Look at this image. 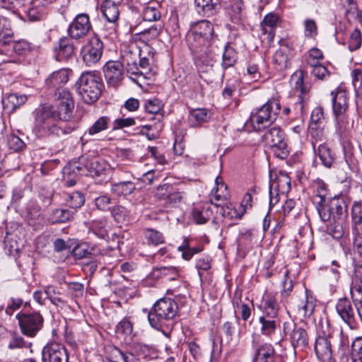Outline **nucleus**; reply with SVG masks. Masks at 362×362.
<instances>
[{"label":"nucleus","mask_w":362,"mask_h":362,"mask_svg":"<svg viewBox=\"0 0 362 362\" xmlns=\"http://www.w3.org/2000/svg\"><path fill=\"white\" fill-rule=\"evenodd\" d=\"M33 115H35L33 132L37 136L42 137L45 134V105H40L35 110Z\"/></svg>","instance_id":"obj_26"},{"label":"nucleus","mask_w":362,"mask_h":362,"mask_svg":"<svg viewBox=\"0 0 362 362\" xmlns=\"http://www.w3.org/2000/svg\"><path fill=\"white\" fill-rule=\"evenodd\" d=\"M110 119L107 116L100 117L88 129V133L90 135L97 134L108 129Z\"/></svg>","instance_id":"obj_43"},{"label":"nucleus","mask_w":362,"mask_h":362,"mask_svg":"<svg viewBox=\"0 0 362 362\" xmlns=\"http://www.w3.org/2000/svg\"><path fill=\"white\" fill-rule=\"evenodd\" d=\"M22 332L29 337H33L41 329L43 317L37 313H18L16 315Z\"/></svg>","instance_id":"obj_13"},{"label":"nucleus","mask_w":362,"mask_h":362,"mask_svg":"<svg viewBox=\"0 0 362 362\" xmlns=\"http://www.w3.org/2000/svg\"><path fill=\"white\" fill-rule=\"evenodd\" d=\"M263 138L276 158L283 160L288 157L290 151L287 140L284 132L279 127L274 126L267 129Z\"/></svg>","instance_id":"obj_9"},{"label":"nucleus","mask_w":362,"mask_h":362,"mask_svg":"<svg viewBox=\"0 0 362 362\" xmlns=\"http://www.w3.org/2000/svg\"><path fill=\"white\" fill-rule=\"evenodd\" d=\"M242 6L243 1L241 0H235L229 6L228 9V15L230 21L235 24H239L242 21Z\"/></svg>","instance_id":"obj_42"},{"label":"nucleus","mask_w":362,"mask_h":362,"mask_svg":"<svg viewBox=\"0 0 362 362\" xmlns=\"http://www.w3.org/2000/svg\"><path fill=\"white\" fill-rule=\"evenodd\" d=\"M13 37V32L6 24L4 20L0 25V42L4 45L9 44Z\"/></svg>","instance_id":"obj_53"},{"label":"nucleus","mask_w":362,"mask_h":362,"mask_svg":"<svg viewBox=\"0 0 362 362\" xmlns=\"http://www.w3.org/2000/svg\"><path fill=\"white\" fill-rule=\"evenodd\" d=\"M192 215L197 224H204L213 218L214 213L209 204H205L200 207L194 208Z\"/></svg>","instance_id":"obj_32"},{"label":"nucleus","mask_w":362,"mask_h":362,"mask_svg":"<svg viewBox=\"0 0 362 362\" xmlns=\"http://www.w3.org/2000/svg\"><path fill=\"white\" fill-rule=\"evenodd\" d=\"M71 37H62L52 47V58L56 62L70 59L75 53L76 47Z\"/></svg>","instance_id":"obj_15"},{"label":"nucleus","mask_w":362,"mask_h":362,"mask_svg":"<svg viewBox=\"0 0 362 362\" xmlns=\"http://www.w3.org/2000/svg\"><path fill=\"white\" fill-rule=\"evenodd\" d=\"M315 352L321 362H335L332 356V344L327 337L319 336L316 338Z\"/></svg>","instance_id":"obj_18"},{"label":"nucleus","mask_w":362,"mask_h":362,"mask_svg":"<svg viewBox=\"0 0 362 362\" xmlns=\"http://www.w3.org/2000/svg\"><path fill=\"white\" fill-rule=\"evenodd\" d=\"M27 97L25 95H18L17 93H11L3 100L4 107L12 112L18 107L25 103Z\"/></svg>","instance_id":"obj_33"},{"label":"nucleus","mask_w":362,"mask_h":362,"mask_svg":"<svg viewBox=\"0 0 362 362\" xmlns=\"http://www.w3.org/2000/svg\"><path fill=\"white\" fill-rule=\"evenodd\" d=\"M237 53L233 47L228 44L225 45L222 57V67L226 69L233 66L237 61Z\"/></svg>","instance_id":"obj_41"},{"label":"nucleus","mask_w":362,"mask_h":362,"mask_svg":"<svg viewBox=\"0 0 362 362\" xmlns=\"http://www.w3.org/2000/svg\"><path fill=\"white\" fill-rule=\"evenodd\" d=\"M7 144L10 149L14 151H23L25 147V144L18 136L11 134L7 138Z\"/></svg>","instance_id":"obj_58"},{"label":"nucleus","mask_w":362,"mask_h":362,"mask_svg":"<svg viewBox=\"0 0 362 362\" xmlns=\"http://www.w3.org/2000/svg\"><path fill=\"white\" fill-rule=\"evenodd\" d=\"M352 230H362V202H354L351 209Z\"/></svg>","instance_id":"obj_35"},{"label":"nucleus","mask_w":362,"mask_h":362,"mask_svg":"<svg viewBox=\"0 0 362 362\" xmlns=\"http://www.w3.org/2000/svg\"><path fill=\"white\" fill-rule=\"evenodd\" d=\"M351 358V362H362V337H357L352 341Z\"/></svg>","instance_id":"obj_49"},{"label":"nucleus","mask_w":362,"mask_h":362,"mask_svg":"<svg viewBox=\"0 0 362 362\" xmlns=\"http://www.w3.org/2000/svg\"><path fill=\"white\" fill-rule=\"evenodd\" d=\"M304 33L306 37L315 38L317 34V25L314 19L307 18L303 22Z\"/></svg>","instance_id":"obj_55"},{"label":"nucleus","mask_w":362,"mask_h":362,"mask_svg":"<svg viewBox=\"0 0 362 362\" xmlns=\"http://www.w3.org/2000/svg\"><path fill=\"white\" fill-rule=\"evenodd\" d=\"M209 116L208 111L204 108L192 110L188 116L189 125L191 127H200L203 123L208 122Z\"/></svg>","instance_id":"obj_31"},{"label":"nucleus","mask_w":362,"mask_h":362,"mask_svg":"<svg viewBox=\"0 0 362 362\" xmlns=\"http://www.w3.org/2000/svg\"><path fill=\"white\" fill-rule=\"evenodd\" d=\"M315 306L314 301L306 296L305 300L297 305V310L300 315L305 317H309L313 314Z\"/></svg>","instance_id":"obj_45"},{"label":"nucleus","mask_w":362,"mask_h":362,"mask_svg":"<svg viewBox=\"0 0 362 362\" xmlns=\"http://www.w3.org/2000/svg\"><path fill=\"white\" fill-rule=\"evenodd\" d=\"M197 12L206 17L216 14L221 8L220 0H194Z\"/></svg>","instance_id":"obj_21"},{"label":"nucleus","mask_w":362,"mask_h":362,"mask_svg":"<svg viewBox=\"0 0 362 362\" xmlns=\"http://www.w3.org/2000/svg\"><path fill=\"white\" fill-rule=\"evenodd\" d=\"M259 308L263 313V315L261 317L277 319L279 305L274 297L271 296H267L264 299L262 304L259 305Z\"/></svg>","instance_id":"obj_25"},{"label":"nucleus","mask_w":362,"mask_h":362,"mask_svg":"<svg viewBox=\"0 0 362 362\" xmlns=\"http://www.w3.org/2000/svg\"><path fill=\"white\" fill-rule=\"evenodd\" d=\"M324 119L323 108L322 107H316L312 111L309 126H322Z\"/></svg>","instance_id":"obj_57"},{"label":"nucleus","mask_w":362,"mask_h":362,"mask_svg":"<svg viewBox=\"0 0 362 362\" xmlns=\"http://www.w3.org/2000/svg\"><path fill=\"white\" fill-rule=\"evenodd\" d=\"M141 47L136 46L129 47L124 50L122 54V59L127 64V71L132 75L142 74V71L139 69L137 59L139 57V49Z\"/></svg>","instance_id":"obj_19"},{"label":"nucleus","mask_w":362,"mask_h":362,"mask_svg":"<svg viewBox=\"0 0 362 362\" xmlns=\"http://www.w3.org/2000/svg\"><path fill=\"white\" fill-rule=\"evenodd\" d=\"M271 188H275L281 193L288 192L291 189V178L286 174H281L272 182Z\"/></svg>","instance_id":"obj_40"},{"label":"nucleus","mask_w":362,"mask_h":362,"mask_svg":"<svg viewBox=\"0 0 362 362\" xmlns=\"http://www.w3.org/2000/svg\"><path fill=\"white\" fill-rule=\"evenodd\" d=\"M103 72L107 84L115 87L124 78V65L119 61H109L104 65Z\"/></svg>","instance_id":"obj_16"},{"label":"nucleus","mask_w":362,"mask_h":362,"mask_svg":"<svg viewBox=\"0 0 362 362\" xmlns=\"http://www.w3.org/2000/svg\"><path fill=\"white\" fill-rule=\"evenodd\" d=\"M136 189L135 185L131 181L119 182L112 185L111 191L117 196L131 194Z\"/></svg>","instance_id":"obj_37"},{"label":"nucleus","mask_w":362,"mask_h":362,"mask_svg":"<svg viewBox=\"0 0 362 362\" xmlns=\"http://www.w3.org/2000/svg\"><path fill=\"white\" fill-rule=\"evenodd\" d=\"M111 199L107 195H101L95 199V204L98 209L100 211H107L110 209Z\"/></svg>","instance_id":"obj_60"},{"label":"nucleus","mask_w":362,"mask_h":362,"mask_svg":"<svg viewBox=\"0 0 362 362\" xmlns=\"http://www.w3.org/2000/svg\"><path fill=\"white\" fill-rule=\"evenodd\" d=\"M178 271L174 267H160L153 268L149 274L152 279H160L165 278L167 280H175L178 277Z\"/></svg>","instance_id":"obj_24"},{"label":"nucleus","mask_w":362,"mask_h":362,"mask_svg":"<svg viewBox=\"0 0 362 362\" xmlns=\"http://www.w3.org/2000/svg\"><path fill=\"white\" fill-rule=\"evenodd\" d=\"M318 156L322 163L327 168H331L335 161V153L325 144H321L317 148Z\"/></svg>","instance_id":"obj_34"},{"label":"nucleus","mask_w":362,"mask_h":362,"mask_svg":"<svg viewBox=\"0 0 362 362\" xmlns=\"http://www.w3.org/2000/svg\"><path fill=\"white\" fill-rule=\"evenodd\" d=\"M145 110L148 113L155 115L159 122L163 119V115L160 113L161 105L158 100H148L145 105Z\"/></svg>","instance_id":"obj_52"},{"label":"nucleus","mask_w":362,"mask_h":362,"mask_svg":"<svg viewBox=\"0 0 362 362\" xmlns=\"http://www.w3.org/2000/svg\"><path fill=\"white\" fill-rule=\"evenodd\" d=\"M182 199V192L175 189L172 186L170 193L168 194V198L166 201L164 202V206L169 207L171 206H174L175 204L180 203Z\"/></svg>","instance_id":"obj_59"},{"label":"nucleus","mask_w":362,"mask_h":362,"mask_svg":"<svg viewBox=\"0 0 362 362\" xmlns=\"http://www.w3.org/2000/svg\"><path fill=\"white\" fill-rule=\"evenodd\" d=\"M144 234L148 243L158 245L164 243L165 238L163 233L157 230L146 228Z\"/></svg>","instance_id":"obj_47"},{"label":"nucleus","mask_w":362,"mask_h":362,"mask_svg":"<svg viewBox=\"0 0 362 362\" xmlns=\"http://www.w3.org/2000/svg\"><path fill=\"white\" fill-rule=\"evenodd\" d=\"M332 110L336 131L342 134L349 125V93L341 86H338L330 93Z\"/></svg>","instance_id":"obj_5"},{"label":"nucleus","mask_w":362,"mask_h":362,"mask_svg":"<svg viewBox=\"0 0 362 362\" xmlns=\"http://www.w3.org/2000/svg\"><path fill=\"white\" fill-rule=\"evenodd\" d=\"M277 357L273 345L264 343L255 348L253 362H275Z\"/></svg>","instance_id":"obj_20"},{"label":"nucleus","mask_w":362,"mask_h":362,"mask_svg":"<svg viewBox=\"0 0 362 362\" xmlns=\"http://www.w3.org/2000/svg\"><path fill=\"white\" fill-rule=\"evenodd\" d=\"M143 19L146 21H157L160 17V13L156 7L146 6L143 8Z\"/></svg>","instance_id":"obj_56"},{"label":"nucleus","mask_w":362,"mask_h":362,"mask_svg":"<svg viewBox=\"0 0 362 362\" xmlns=\"http://www.w3.org/2000/svg\"><path fill=\"white\" fill-rule=\"evenodd\" d=\"M172 189V185L169 184H165L159 186L156 192L155 197L159 201H163V203L166 201L168 194L170 193Z\"/></svg>","instance_id":"obj_64"},{"label":"nucleus","mask_w":362,"mask_h":362,"mask_svg":"<svg viewBox=\"0 0 362 362\" xmlns=\"http://www.w3.org/2000/svg\"><path fill=\"white\" fill-rule=\"evenodd\" d=\"M284 331L286 334L289 335L291 343L295 350H303L308 347L309 338L305 329L296 327L291 322H285Z\"/></svg>","instance_id":"obj_14"},{"label":"nucleus","mask_w":362,"mask_h":362,"mask_svg":"<svg viewBox=\"0 0 362 362\" xmlns=\"http://www.w3.org/2000/svg\"><path fill=\"white\" fill-rule=\"evenodd\" d=\"M155 54L156 52L153 47L148 44H144L139 49V69H148L151 62L153 63L154 62Z\"/></svg>","instance_id":"obj_28"},{"label":"nucleus","mask_w":362,"mask_h":362,"mask_svg":"<svg viewBox=\"0 0 362 362\" xmlns=\"http://www.w3.org/2000/svg\"><path fill=\"white\" fill-rule=\"evenodd\" d=\"M69 81V69H60L53 71L48 78H47V88H62V86Z\"/></svg>","instance_id":"obj_23"},{"label":"nucleus","mask_w":362,"mask_h":362,"mask_svg":"<svg viewBox=\"0 0 362 362\" xmlns=\"http://www.w3.org/2000/svg\"><path fill=\"white\" fill-rule=\"evenodd\" d=\"M291 57V49L288 46H281L273 55L272 64L276 71H284L288 67Z\"/></svg>","instance_id":"obj_22"},{"label":"nucleus","mask_w":362,"mask_h":362,"mask_svg":"<svg viewBox=\"0 0 362 362\" xmlns=\"http://www.w3.org/2000/svg\"><path fill=\"white\" fill-rule=\"evenodd\" d=\"M103 52V42L98 37H92L85 45L81 51L82 59L88 66H92L97 64L102 57Z\"/></svg>","instance_id":"obj_11"},{"label":"nucleus","mask_w":362,"mask_h":362,"mask_svg":"<svg viewBox=\"0 0 362 362\" xmlns=\"http://www.w3.org/2000/svg\"><path fill=\"white\" fill-rule=\"evenodd\" d=\"M89 232L93 233L99 238L105 239L108 237L107 230L106 229V221L104 219L93 221L89 226Z\"/></svg>","instance_id":"obj_39"},{"label":"nucleus","mask_w":362,"mask_h":362,"mask_svg":"<svg viewBox=\"0 0 362 362\" xmlns=\"http://www.w3.org/2000/svg\"><path fill=\"white\" fill-rule=\"evenodd\" d=\"M97 158L81 157L79 161H73L66 165L63 169V181L66 187L74 186L78 178V175L86 172L98 173L100 170Z\"/></svg>","instance_id":"obj_7"},{"label":"nucleus","mask_w":362,"mask_h":362,"mask_svg":"<svg viewBox=\"0 0 362 362\" xmlns=\"http://www.w3.org/2000/svg\"><path fill=\"white\" fill-rule=\"evenodd\" d=\"M74 240H69L67 243H66L62 238L56 239L53 243L54 250L57 252H62L65 250H69L71 252V247H73Z\"/></svg>","instance_id":"obj_61"},{"label":"nucleus","mask_w":362,"mask_h":362,"mask_svg":"<svg viewBox=\"0 0 362 362\" xmlns=\"http://www.w3.org/2000/svg\"><path fill=\"white\" fill-rule=\"evenodd\" d=\"M354 305L348 298L344 297L338 299L335 305V310L340 319L353 330L358 329L360 327L356 316V300H354Z\"/></svg>","instance_id":"obj_10"},{"label":"nucleus","mask_w":362,"mask_h":362,"mask_svg":"<svg viewBox=\"0 0 362 362\" xmlns=\"http://www.w3.org/2000/svg\"><path fill=\"white\" fill-rule=\"evenodd\" d=\"M352 246L355 255L362 257V230H352Z\"/></svg>","instance_id":"obj_54"},{"label":"nucleus","mask_w":362,"mask_h":362,"mask_svg":"<svg viewBox=\"0 0 362 362\" xmlns=\"http://www.w3.org/2000/svg\"><path fill=\"white\" fill-rule=\"evenodd\" d=\"M66 204L72 209L81 208L85 203L84 195L78 192H73L67 195Z\"/></svg>","instance_id":"obj_44"},{"label":"nucleus","mask_w":362,"mask_h":362,"mask_svg":"<svg viewBox=\"0 0 362 362\" xmlns=\"http://www.w3.org/2000/svg\"><path fill=\"white\" fill-rule=\"evenodd\" d=\"M100 10L106 20L110 23H115L119 16L118 6L112 0H104Z\"/></svg>","instance_id":"obj_27"},{"label":"nucleus","mask_w":362,"mask_h":362,"mask_svg":"<svg viewBox=\"0 0 362 362\" xmlns=\"http://www.w3.org/2000/svg\"><path fill=\"white\" fill-rule=\"evenodd\" d=\"M279 17L272 13L266 15L261 23V30L264 35H267L269 41H272L274 37V29L276 26Z\"/></svg>","instance_id":"obj_29"},{"label":"nucleus","mask_w":362,"mask_h":362,"mask_svg":"<svg viewBox=\"0 0 362 362\" xmlns=\"http://www.w3.org/2000/svg\"><path fill=\"white\" fill-rule=\"evenodd\" d=\"M178 312L177 303L172 298L158 300L148 313V320L152 327L163 330L175 317Z\"/></svg>","instance_id":"obj_6"},{"label":"nucleus","mask_w":362,"mask_h":362,"mask_svg":"<svg viewBox=\"0 0 362 362\" xmlns=\"http://www.w3.org/2000/svg\"><path fill=\"white\" fill-rule=\"evenodd\" d=\"M49 95L47 119L52 117L64 121L69 120L74 108V100L71 92L66 88H57Z\"/></svg>","instance_id":"obj_4"},{"label":"nucleus","mask_w":362,"mask_h":362,"mask_svg":"<svg viewBox=\"0 0 362 362\" xmlns=\"http://www.w3.org/2000/svg\"><path fill=\"white\" fill-rule=\"evenodd\" d=\"M30 345L31 344L25 342L22 337L14 334L8 344V348H30Z\"/></svg>","instance_id":"obj_63"},{"label":"nucleus","mask_w":362,"mask_h":362,"mask_svg":"<svg viewBox=\"0 0 362 362\" xmlns=\"http://www.w3.org/2000/svg\"><path fill=\"white\" fill-rule=\"evenodd\" d=\"M110 362H137V359L131 353H124L117 348H115Z\"/></svg>","instance_id":"obj_48"},{"label":"nucleus","mask_w":362,"mask_h":362,"mask_svg":"<svg viewBox=\"0 0 362 362\" xmlns=\"http://www.w3.org/2000/svg\"><path fill=\"white\" fill-rule=\"evenodd\" d=\"M281 110V104L276 99L268 100L261 107L252 112L250 120L255 131L269 126L274 122Z\"/></svg>","instance_id":"obj_8"},{"label":"nucleus","mask_w":362,"mask_h":362,"mask_svg":"<svg viewBox=\"0 0 362 362\" xmlns=\"http://www.w3.org/2000/svg\"><path fill=\"white\" fill-rule=\"evenodd\" d=\"M217 40L214 25L210 21L202 20L190 23L187 41L197 64L211 65L215 51L213 45Z\"/></svg>","instance_id":"obj_1"},{"label":"nucleus","mask_w":362,"mask_h":362,"mask_svg":"<svg viewBox=\"0 0 362 362\" xmlns=\"http://www.w3.org/2000/svg\"><path fill=\"white\" fill-rule=\"evenodd\" d=\"M133 332V325L128 318H124L116 326V332L124 337L130 336Z\"/></svg>","instance_id":"obj_51"},{"label":"nucleus","mask_w":362,"mask_h":362,"mask_svg":"<svg viewBox=\"0 0 362 362\" xmlns=\"http://www.w3.org/2000/svg\"><path fill=\"white\" fill-rule=\"evenodd\" d=\"M259 321L262 325L261 332L262 334L270 335L275 332L277 319L259 317Z\"/></svg>","instance_id":"obj_46"},{"label":"nucleus","mask_w":362,"mask_h":362,"mask_svg":"<svg viewBox=\"0 0 362 362\" xmlns=\"http://www.w3.org/2000/svg\"><path fill=\"white\" fill-rule=\"evenodd\" d=\"M49 362H68V358L64 349L58 343L47 345Z\"/></svg>","instance_id":"obj_30"},{"label":"nucleus","mask_w":362,"mask_h":362,"mask_svg":"<svg viewBox=\"0 0 362 362\" xmlns=\"http://www.w3.org/2000/svg\"><path fill=\"white\" fill-rule=\"evenodd\" d=\"M322 221L327 223L325 232L334 239L341 238L349 229L347 204L342 195L329 198L316 209Z\"/></svg>","instance_id":"obj_2"},{"label":"nucleus","mask_w":362,"mask_h":362,"mask_svg":"<svg viewBox=\"0 0 362 362\" xmlns=\"http://www.w3.org/2000/svg\"><path fill=\"white\" fill-rule=\"evenodd\" d=\"M74 217V212L63 209L54 210L49 216V221L52 224L65 223L71 220Z\"/></svg>","instance_id":"obj_36"},{"label":"nucleus","mask_w":362,"mask_h":362,"mask_svg":"<svg viewBox=\"0 0 362 362\" xmlns=\"http://www.w3.org/2000/svg\"><path fill=\"white\" fill-rule=\"evenodd\" d=\"M136 121L133 117L118 118L113 122V129H119L124 127H132L135 125Z\"/></svg>","instance_id":"obj_62"},{"label":"nucleus","mask_w":362,"mask_h":362,"mask_svg":"<svg viewBox=\"0 0 362 362\" xmlns=\"http://www.w3.org/2000/svg\"><path fill=\"white\" fill-rule=\"evenodd\" d=\"M361 33L358 29L356 28L350 34L348 48L351 52L356 51L361 47Z\"/></svg>","instance_id":"obj_50"},{"label":"nucleus","mask_w":362,"mask_h":362,"mask_svg":"<svg viewBox=\"0 0 362 362\" xmlns=\"http://www.w3.org/2000/svg\"><path fill=\"white\" fill-rule=\"evenodd\" d=\"M90 17L87 13H78L69 24L67 33L71 39L80 40L85 37L92 30Z\"/></svg>","instance_id":"obj_12"},{"label":"nucleus","mask_w":362,"mask_h":362,"mask_svg":"<svg viewBox=\"0 0 362 362\" xmlns=\"http://www.w3.org/2000/svg\"><path fill=\"white\" fill-rule=\"evenodd\" d=\"M71 254L75 259H82L91 258L93 256H98L101 254L100 250L96 245L88 242H80L78 240H74L73 247H71Z\"/></svg>","instance_id":"obj_17"},{"label":"nucleus","mask_w":362,"mask_h":362,"mask_svg":"<svg viewBox=\"0 0 362 362\" xmlns=\"http://www.w3.org/2000/svg\"><path fill=\"white\" fill-rule=\"evenodd\" d=\"M75 87L81 100L86 104H93L100 97L104 83L100 74L96 71L81 73Z\"/></svg>","instance_id":"obj_3"},{"label":"nucleus","mask_w":362,"mask_h":362,"mask_svg":"<svg viewBox=\"0 0 362 362\" xmlns=\"http://www.w3.org/2000/svg\"><path fill=\"white\" fill-rule=\"evenodd\" d=\"M315 194L313 197V202L315 204V208L317 209V205H322L325 203L327 195V187L323 182L319 181L315 185Z\"/></svg>","instance_id":"obj_38"}]
</instances>
